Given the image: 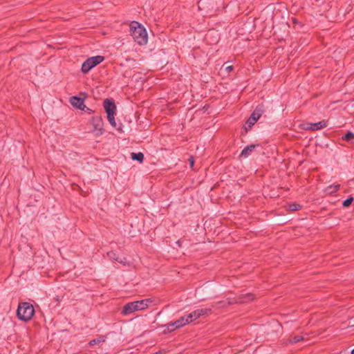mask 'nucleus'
I'll return each instance as SVG.
<instances>
[{
    "mask_svg": "<svg viewBox=\"0 0 354 354\" xmlns=\"http://www.w3.org/2000/svg\"><path fill=\"white\" fill-rule=\"evenodd\" d=\"M353 201V197H350V198L346 199L343 202L344 207H348L352 203Z\"/></svg>",
    "mask_w": 354,
    "mask_h": 354,
    "instance_id": "obj_20",
    "label": "nucleus"
},
{
    "mask_svg": "<svg viewBox=\"0 0 354 354\" xmlns=\"http://www.w3.org/2000/svg\"><path fill=\"white\" fill-rule=\"evenodd\" d=\"M262 110L260 108L256 109L253 111V113H252L251 116L248 118L245 125V129L246 131L250 129L255 124V122L260 118Z\"/></svg>",
    "mask_w": 354,
    "mask_h": 354,
    "instance_id": "obj_7",
    "label": "nucleus"
},
{
    "mask_svg": "<svg viewBox=\"0 0 354 354\" xmlns=\"http://www.w3.org/2000/svg\"><path fill=\"white\" fill-rule=\"evenodd\" d=\"M354 138V134L352 132H348L344 137L343 139L347 141H350Z\"/></svg>",
    "mask_w": 354,
    "mask_h": 354,
    "instance_id": "obj_19",
    "label": "nucleus"
},
{
    "mask_svg": "<svg viewBox=\"0 0 354 354\" xmlns=\"http://www.w3.org/2000/svg\"><path fill=\"white\" fill-rule=\"evenodd\" d=\"M104 108L107 114V119L113 127H116V122L115 120V105L110 100L106 99L104 102Z\"/></svg>",
    "mask_w": 354,
    "mask_h": 354,
    "instance_id": "obj_4",
    "label": "nucleus"
},
{
    "mask_svg": "<svg viewBox=\"0 0 354 354\" xmlns=\"http://www.w3.org/2000/svg\"><path fill=\"white\" fill-rule=\"evenodd\" d=\"M327 126V122L322 120L315 123L307 122L303 124V128L306 130L316 131L323 129Z\"/></svg>",
    "mask_w": 354,
    "mask_h": 354,
    "instance_id": "obj_9",
    "label": "nucleus"
},
{
    "mask_svg": "<svg viewBox=\"0 0 354 354\" xmlns=\"http://www.w3.org/2000/svg\"><path fill=\"white\" fill-rule=\"evenodd\" d=\"M339 188V185H332L327 187L325 189L326 193L328 194H335Z\"/></svg>",
    "mask_w": 354,
    "mask_h": 354,
    "instance_id": "obj_13",
    "label": "nucleus"
},
{
    "mask_svg": "<svg viewBox=\"0 0 354 354\" xmlns=\"http://www.w3.org/2000/svg\"><path fill=\"white\" fill-rule=\"evenodd\" d=\"M176 243L178 244V245L180 246V242L179 241H177Z\"/></svg>",
    "mask_w": 354,
    "mask_h": 354,
    "instance_id": "obj_24",
    "label": "nucleus"
},
{
    "mask_svg": "<svg viewBox=\"0 0 354 354\" xmlns=\"http://www.w3.org/2000/svg\"><path fill=\"white\" fill-rule=\"evenodd\" d=\"M153 303L151 299H145L125 304L122 309V314L127 315L137 311L144 310L148 308Z\"/></svg>",
    "mask_w": 354,
    "mask_h": 354,
    "instance_id": "obj_2",
    "label": "nucleus"
},
{
    "mask_svg": "<svg viewBox=\"0 0 354 354\" xmlns=\"http://www.w3.org/2000/svg\"><path fill=\"white\" fill-rule=\"evenodd\" d=\"M210 310H211L209 308L197 309L190 313L189 315H187V317L188 318L189 323H191L192 322L196 320L197 319L200 318L202 316L208 315Z\"/></svg>",
    "mask_w": 354,
    "mask_h": 354,
    "instance_id": "obj_8",
    "label": "nucleus"
},
{
    "mask_svg": "<svg viewBox=\"0 0 354 354\" xmlns=\"http://www.w3.org/2000/svg\"><path fill=\"white\" fill-rule=\"evenodd\" d=\"M103 60L104 57L100 55L88 58L82 65V71L84 73H88L93 67L102 62Z\"/></svg>",
    "mask_w": 354,
    "mask_h": 354,
    "instance_id": "obj_5",
    "label": "nucleus"
},
{
    "mask_svg": "<svg viewBox=\"0 0 354 354\" xmlns=\"http://www.w3.org/2000/svg\"><path fill=\"white\" fill-rule=\"evenodd\" d=\"M303 339V337L300 335H297V336H295L292 338H290L289 339V342L292 344V343H297V342H299L300 341H301Z\"/></svg>",
    "mask_w": 354,
    "mask_h": 354,
    "instance_id": "obj_18",
    "label": "nucleus"
},
{
    "mask_svg": "<svg viewBox=\"0 0 354 354\" xmlns=\"http://www.w3.org/2000/svg\"><path fill=\"white\" fill-rule=\"evenodd\" d=\"M131 158L133 160H138V161L142 162L144 159V155L142 153H132Z\"/></svg>",
    "mask_w": 354,
    "mask_h": 354,
    "instance_id": "obj_14",
    "label": "nucleus"
},
{
    "mask_svg": "<svg viewBox=\"0 0 354 354\" xmlns=\"http://www.w3.org/2000/svg\"><path fill=\"white\" fill-rule=\"evenodd\" d=\"M104 342V337H99L97 339H92L89 342V344L91 346H93L96 344H100V343H102V342Z\"/></svg>",
    "mask_w": 354,
    "mask_h": 354,
    "instance_id": "obj_16",
    "label": "nucleus"
},
{
    "mask_svg": "<svg viewBox=\"0 0 354 354\" xmlns=\"http://www.w3.org/2000/svg\"><path fill=\"white\" fill-rule=\"evenodd\" d=\"M351 354H354V349L351 351Z\"/></svg>",
    "mask_w": 354,
    "mask_h": 354,
    "instance_id": "obj_25",
    "label": "nucleus"
},
{
    "mask_svg": "<svg viewBox=\"0 0 354 354\" xmlns=\"http://www.w3.org/2000/svg\"><path fill=\"white\" fill-rule=\"evenodd\" d=\"M188 324H189V322L188 320L187 315L183 316L180 319H177L176 321H175L168 325L163 326L162 327L165 328L163 332L164 333H170V332L175 330L177 328H179L184 326H186Z\"/></svg>",
    "mask_w": 354,
    "mask_h": 354,
    "instance_id": "obj_6",
    "label": "nucleus"
},
{
    "mask_svg": "<svg viewBox=\"0 0 354 354\" xmlns=\"http://www.w3.org/2000/svg\"><path fill=\"white\" fill-rule=\"evenodd\" d=\"M34 307L29 302H21L19 304L17 315L22 321L30 320L34 315Z\"/></svg>",
    "mask_w": 354,
    "mask_h": 354,
    "instance_id": "obj_3",
    "label": "nucleus"
},
{
    "mask_svg": "<svg viewBox=\"0 0 354 354\" xmlns=\"http://www.w3.org/2000/svg\"><path fill=\"white\" fill-rule=\"evenodd\" d=\"M300 208H301V206L296 203L289 204L288 206V209L289 211H292V212L297 211V210L299 209Z\"/></svg>",
    "mask_w": 354,
    "mask_h": 354,
    "instance_id": "obj_15",
    "label": "nucleus"
},
{
    "mask_svg": "<svg viewBox=\"0 0 354 354\" xmlns=\"http://www.w3.org/2000/svg\"><path fill=\"white\" fill-rule=\"evenodd\" d=\"M254 148L255 145H254L246 147L243 149L241 152V156L244 157H248V156H250V154L254 150Z\"/></svg>",
    "mask_w": 354,
    "mask_h": 354,
    "instance_id": "obj_12",
    "label": "nucleus"
},
{
    "mask_svg": "<svg viewBox=\"0 0 354 354\" xmlns=\"http://www.w3.org/2000/svg\"><path fill=\"white\" fill-rule=\"evenodd\" d=\"M115 254L113 252H109V253H108V256H109L110 258H113V259H114L115 260H116V261H120V263H124L125 262L124 261L122 260L120 258H118V257L115 258Z\"/></svg>",
    "mask_w": 354,
    "mask_h": 354,
    "instance_id": "obj_21",
    "label": "nucleus"
},
{
    "mask_svg": "<svg viewBox=\"0 0 354 354\" xmlns=\"http://www.w3.org/2000/svg\"><path fill=\"white\" fill-rule=\"evenodd\" d=\"M71 104L75 108L84 110L86 107L84 105V100L82 98L77 96H73L70 99Z\"/></svg>",
    "mask_w": 354,
    "mask_h": 354,
    "instance_id": "obj_10",
    "label": "nucleus"
},
{
    "mask_svg": "<svg viewBox=\"0 0 354 354\" xmlns=\"http://www.w3.org/2000/svg\"><path fill=\"white\" fill-rule=\"evenodd\" d=\"M95 123V129L94 131L96 133L97 136H100L103 133L102 129L101 127V120L99 118L93 119Z\"/></svg>",
    "mask_w": 354,
    "mask_h": 354,
    "instance_id": "obj_11",
    "label": "nucleus"
},
{
    "mask_svg": "<svg viewBox=\"0 0 354 354\" xmlns=\"http://www.w3.org/2000/svg\"><path fill=\"white\" fill-rule=\"evenodd\" d=\"M222 69H223L227 73H230L232 70V66H226L224 68H223Z\"/></svg>",
    "mask_w": 354,
    "mask_h": 354,
    "instance_id": "obj_22",
    "label": "nucleus"
},
{
    "mask_svg": "<svg viewBox=\"0 0 354 354\" xmlns=\"http://www.w3.org/2000/svg\"><path fill=\"white\" fill-rule=\"evenodd\" d=\"M189 165H190V167H192L194 166V158L192 157H191L189 159Z\"/></svg>",
    "mask_w": 354,
    "mask_h": 354,
    "instance_id": "obj_23",
    "label": "nucleus"
},
{
    "mask_svg": "<svg viewBox=\"0 0 354 354\" xmlns=\"http://www.w3.org/2000/svg\"><path fill=\"white\" fill-rule=\"evenodd\" d=\"M130 32L133 39L139 45H145L148 41L146 29L138 22L132 21L130 24Z\"/></svg>",
    "mask_w": 354,
    "mask_h": 354,
    "instance_id": "obj_1",
    "label": "nucleus"
},
{
    "mask_svg": "<svg viewBox=\"0 0 354 354\" xmlns=\"http://www.w3.org/2000/svg\"><path fill=\"white\" fill-rule=\"evenodd\" d=\"M254 299V296L252 294H247L245 297L243 299H240L239 302H247L250 300H252Z\"/></svg>",
    "mask_w": 354,
    "mask_h": 354,
    "instance_id": "obj_17",
    "label": "nucleus"
}]
</instances>
